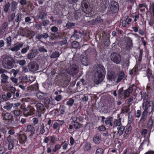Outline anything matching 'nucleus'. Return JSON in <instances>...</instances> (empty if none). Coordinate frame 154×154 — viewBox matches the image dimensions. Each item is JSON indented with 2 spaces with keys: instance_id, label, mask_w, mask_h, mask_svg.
Listing matches in <instances>:
<instances>
[{
  "instance_id": "c756f323",
  "label": "nucleus",
  "mask_w": 154,
  "mask_h": 154,
  "mask_svg": "<svg viewBox=\"0 0 154 154\" xmlns=\"http://www.w3.org/2000/svg\"><path fill=\"white\" fill-rule=\"evenodd\" d=\"M8 61L7 62L8 65L9 66H11L14 61V59L11 57H8L7 58Z\"/></svg>"
},
{
  "instance_id": "680f3d73",
  "label": "nucleus",
  "mask_w": 154,
  "mask_h": 154,
  "mask_svg": "<svg viewBox=\"0 0 154 154\" xmlns=\"http://www.w3.org/2000/svg\"><path fill=\"white\" fill-rule=\"evenodd\" d=\"M33 123V125H35L37 124L38 122V118H34L32 119Z\"/></svg>"
},
{
  "instance_id": "c03bdc74",
  "label": "nucleus",
  "mask_w": 154,
  "mask_h": 154,
  "mask_svg": "<svg viewBox=\"0 0 154 154\" xmlns=\"http://www.w3.org/2000/svg\"><path fill=\"white\" fill-rule=\"evenodd\" d=\"M38 50L40 52H47V50L45 49L44 46H38Z\"/></svg>"
},
{
  "instance_id": "a211bd4d",
  "label": "nucleus",
  "mask_w": 154,
  "mask_h": 154,
  "mask_svg": "<svg viewBox=\"0 0 154 154\" xmlns=\"http://www.w3.org/2000/svg\"><path fill=\"white\" fill-rule=\"evenodd\" d=\"M37 51L35 50H32L27 55V58L28 59H31L34 57L36 54Z\"/></svg>"
},
{
  "instance_id": "72a5a7b5",
  "label": "nucleus",
  "mask_w": 154,
  "mask_h": 154,
  "mask_svg": "<svg viewBox=\"0 0 154 154\" xmlns=\"http://www.w3.org/2000/svg\"><path fill=\"white\" fill-rule=\"evenodd\" d=\"M103 2V4L104 5L103 10H105L108 7L109 4V0H102Z\"/></svg>"
},
{
  "instance_id": "cd10ccee",
  "label": "nucleus",
  "mask_w": 154,
  "mask_h": 154,
  "mask_svg": "<svg viewBox=\"0 0 154 154\" xmlns=\"http://www.w3.org/2000/svg\"><path fill=\"white\" fill-rule=\"evenodd\" d=\"M72 47L74 48H80L81 46L80 45L79 43L77 41H73L72 43Z\"/></svg>"
},
{
  "instance_id": "37998d69",
  "label": "nucleus",
  "mask_w": 154,
  "mask_h": 154,
  "mask_svg": "<svg viewBox=\"0 0 154 154\" xmlns=\"http://www.w3.org/2000/svg\"><path fill=\"white\" fill-rule=\"evenodd\" d=\"M81 37L79 32L77 34L74 33L71 36V38H74L75 39L79 38Z\"/></svg>"
},
{
  "instance_id": "20e7f679",
  "label": "nucleus",
  "mask_w": 154,
  "mask_h": 154,
  "mask_svg": "<svg viewBox=\"0 0 154 154\" xmlns=\"http://www.w3.org/2000/svg\"><path fill=\"white\" fill-rule=\"evenodd\" d=\"M22 109L23 110L24 115L26 116L32 115L35 114V109L31 106H28L26 107L22 106Z\"/></svg>"
},
{
  "instance_id": "f3484780",
  "label": "nucleus",
  "mask_w": 154,
  "mask_h": 154,
  "mask_svg": "<svg viewBox=\"0 0 154 154\" xmlns=\"http://www.w3.org/2000/svg\"><path fill=\"white\" fill-rule=\"evenodd\" d=\"M23 43H17V45L14 47L12 48H9V49L13 51H17L19 50L20 48H21L23 46Z\"/></svg>"
},
{
  "instance_id": "49530a36",
  "label": "nucleus",
  "mask_w": 154,
  "mask_h": 154,
  "mask_svg": "<svg viewBox=\"0 0 154 154\" xmlns=\"http://www.w3.org/2000/svg\"><path fill=\"white\" fill-rule=\"evenodd\" d=\"M75 25V23H73L68 22L66 25V28H70L71 27L74 26Z\"/></svg>"
},
{
  "instance_id": "2f4dec72",
  "label": "nucleus",
  "mask_w": 154,
  "mask_h": 154,
  "mask_svg": "<svg viewBox=\"0 0 154 154\" xmlns=\"http://www.w3.org/2000/svg\"><path fill=\"white\" fill-rule=\"evenodd\" d=\"M121 125H122L121 123L120 119L115 121L112 125L113 128L117 126H119Z\"/></svg>"
},
{
  "instance_id": "473e14b6",
  "label": "nucleus",
  "mask_w": 154,
  "mask_h": 154,
  "mask_svg": "<svg viewBox=\"0 0 154 154\" xmlns=\"http://www.w3.org/2000/svg\"><path fill=\"white\" fill-rule=\"evenodd\" d=\"M11 4V10L14 11L17 8V4L15 1H13Z\"/></svg>"
},
{
  "instance_id": "603ef678",
  "label": "nucleus",
  "mask_w": 154,
  "mask_h": 154,
  "mask_svg": "<svg viewBox=\"0 0 154 154\" xmlns=\"http://www.w3.org/2000/svg\"><path fill=\"white\" fill-rule=\"evenodd\" d=\"M50 23V21L48 20H45L42 21V23L43 26H46Z\"/></svg>"
},
{
  "instance_id": "4c0bfd02",
  "label": "nucleus",
  "mask_w": 154,
  "mask_h": 154,
  "mask_svg": "<svg viewBox=\"0 0 154 154\" xmlns=\"http://www.w3.org/2000/svg\"><path fill=\"white\" fill-rule=\"evenodd\" d=\"M11 123L15 125H17L18 124V119L16 117L14 116V118L13 117V118L11 120Z\"/></svg>"
},
{
  "instance_id": "a18cd8bd",
  "label": "nucleus",
  "mask_w": 154,
  "mask_h": 154,
  "mask_svg": "<svg viewBox=\"0 0 154 154\" xmlns=\"http://www.w3.org/2000/svg\"><path fill=\"white\" fill-rule=\"evenodd\" d=\"M138 68H133L132 70H130L129 73L130 75H134L137 72L138 70Z\"/></svg>"
},
{
  "instance_id": "ea45409f",
  "label": "nucleus",
  "mask_w": 154,
  "mask_h": 154,
  "mask_svg": "<svg viewBox=\"0 0 154 154\" xmlns=\"http://www.w3.org/2000/svg\"><path fill=\"white\" fill-rule=\"evenodd\" d=\"M6 43L8 44L7 46H10L11 44V38L9 36L6 38Z\"/></svg>"
},
{
  "instance_id": "4d7b16f0",
  "label": "nucleus",
  "mask_w": 154,
  "mask_h": 154,
  "mask_svg": "<svg viewBox=\"0 0 154 154\" xmlns=\"http://www.w3.org/2000/svg\"><path fill=\"white\" fill-rule=\"evenodd\" d=\"M74 101V100L73 99H71L70 100L66 102V104L67 105L71 106L72 105Z\"/></svg>"
},
{
  "instance_id": "7ed1b4c3",
  "label": "nucleus",
  "mask_w": 154,
  "mask_h": 154,
  "mask_svg": "<svg viewBox=\"0 0 154 154\" xmlns=\"http://www.w3.org/2000/svg\"><path fill=\"white\" fill-rule=\"evenodd\" d=\"M119 9V4L114 1L110 2L109 12L111 14H114L117 13Z\"/></svg>"
},
{
  "instance_id": "ddd939ff",
  "label": "nucleus",
  "mask_w": 154,
  "mask_h": 154,
  "mask_svg": "<svg viewBox=\"0 0 154 154\" xmlns=\"http://www.w3.org/2000/svg\"><path fill=\"white\" fill-rule=\"evenodd\" d=\"M17 136L19 137L20 142L21 143H24L26 141L27 136L25 134H18Z\"/></svg>"
},
{
  "instance_id": "4468645a",
  "label": "nucleus",
  "mask_w": 154,
  "mask_h": 154,
  "mask_svg": "<svg viewBox=\"0 0 154 154\" xmlns=\"http://www.w3.org/2000/svg\"><path fill=\"white\" fill-rule=\"evenodd\" d=\"M3 120L7 121L11 120L13 118V116L9 112L3 113L2 114Z\"/></svg>"
},
{
  "instance_id": "79ce46f5",
  "label": "nucleus",
  "mask_w": 154,
  "mask_h": 154,
  "mask_svg": "<svg viewBox=\"0 0 154 154\" xmlns=\"http://www.w3.org/2000/svg\"><path fill=\"white\" fill-rule=\"evenodd\" d=\"M10 5L11 4L9 2L6 4L4 9V11L5 12H8Z\"/></svg>"
},
{
  "instance_id": "e2e57ef3",
  "label": "nucleus",
  "mask_w": 154,
  "mask_h": 154,
  "mask_svg": "<svg viewBox=\"0 0 154 154\" xmlns=\"http://www.w3.org/2000/svg\"><path fill=\"white\" fill-rule=\"evenodd\" d=\"M35 38L36 39H38L40 41L42 42H43L41 40L42 38L41 34H37L35 36Z\"/></svg>"
},
{
  "instance_id": "dca6fc26",
  "label": "nucleus",
  "mask_w": 154,
  "mask_h": 154,
  "mask_svg": "<svg viewBox=\"0 0 154 154\" xmlns=\"http://www.w3.org/2000/svg\"><path fill=\"white\" fill-rule=\"evenodd\" d=\"M93 142L96 144H99L101 142L100 136L99 134H96L93 138Z\"/></svg>"
},
{
  "instance_id": "f8f14e48",
  "label": "nucleus",
  "mask_w": 154,
  "mask_h": 154,
  "mask_svg": "<svg viewBox=\"0 0 154 154\" xmlns=\"http://www.w3.org/2000/svg\"><path fill=\"white\" fill-rule=\"evenodd\" d=\"M26 131L29 132L30 134L29 135V137H32L33 135L35 134V128L32 125H28L27 127Z\"/></svg>"
},
{
  "instance_id": "f03ea898",
  "label": "nucleus",
  "mask_w": 154,
  "mask_h": 154,
  "mask_svg": "<svg viewBox=\"0 0 154 154\" xmlns=\"http://www.w3.org/2000/svg\"><path fill=\"white\" fill-rule=\"evenodd\" d=\"M142 106L144 107V111L150 113L153 110L154 105L152 101L146 100L143 102Z\"/></svg>"
},
{
  "instance_id": "7c9ffc66",
  "label": "nucleus",
  "mask_w": 154,
  "mask_h": 154,
  "mask_svg": "<svg viewBox=\"0 0 154 154\" xmlns=\"http://www.w3.org/2000/svg\"><path fill=\"white\" fill-rule=\"evenodd\" d=\"M132 127L131 125H129L127 126V127L125 131V133L126 134H130L131 131Z\"/></svg>"
},
{
  "instance_id": "aec40b11",
  "label": "nucleus",
  "mask_w": 154,
  "mask_h": 154,
  "mask_svg": "<svg viewBox=\"0 0 154 154\" xmlns=\"http://www.w3.org/2000/svg\"><path fill=\"white\" fill-rule=\"evenodd\" d=\"M113 117H108L106 118V119L105 121V124L107 125H109V126H112L113 124L112 122V121L113 120Z\"/></svg>"
},
{
  "instance_id": "338daca9",
  "label": "nucleus",
  "mask_w": 154,
  "mask_h": 154,
  "mask_svg": "<svg viewBox=\"0 0 154 154\" xmlns=\"http://www.w3.org/2000/svg\"><path fill=\"white\" fill-rule=\"evenodd\" d=\"M49 139L51 140V142L52 143H54L55 140V137L54 136H49Z\"/></svg>"
},
{
  "instance_id": "0e129e2a",
  "label": "nucleus",
  "mask_w": 154,
  "mask_h": 154,
  "mask_svg": "<svg viewBox=\"0 0 154 154\" xmlns=\"http://www.w3.org/2000/svg\"><path fill=\"white\" fill-rule=\"evenodd\" d=\"M103 151V150L101 148L98 149L96 150V154H102Z\"/></svg>"
},
{
  "instance_id": "f257e3e1",
  "label": "nucleus",
  "mask_w": 154,
  "mask_h": 154,
  "mask_svg": "<svg viewBox=\"0 0 154 154\" xmlns=\"http://www.w3.org/2000/svg\"><path fill=\"white\" fill-rule=\"evenodd\" d=\"M106 72L104 68H97L95 72L94 82L97 85L100 83L103 80Z\"/></svg>"
},
{
  "instance_id": "774afa93",
  "label": "nucleus",
  "mask_w": 154,
  "mask_h": 154,
  "mask_svg": "<svg viewBox=\"0 0 154 154\" xmlns=\"http://www.w3.org/2000/svg\"><path fill=\"white\" fill-rule=\"evenodd\" d=\"M5 152V149L3 146L0 147V154H3Z\"/></svg>"
},
{
  "instance_id": "de8ad7c7",
  "label": "nucleus",
  "mask_w": 154,
  "mask_h": 154,
  "mask_svg": "<svg viewBox=\"0 0 154 154\" xmlns=\"http://www.w3.org/2000/svg\"><path fill=\"white\" fill-rule=\"evenodd\" d=\"M73 124L74 127L76 129H78L80 128V125L79 123L77 122H74Z\"/></svg>"
},
{
  "instance_id": "8fccbe9b",
  "label": "nucleus",
  "mask_w": 154,
  "mask_h": 154,
  "mask_svg": "<svg viewBox=\"0 0 154 154\" xmlns=\"http://www.w3.org/2000/svg\"><path fill=\"white\" fill-rule=\"evenodd\" d=\"M15 16V14L14 13H12L10 16V17L9 18L8 21L9 22L12 21L14 19Z\"/></svg>"
},
{
  "instance_id": "393cba45",
  "label": "nucleus",
  "mask_w": 154,
  "mask_h": 154,
  "mask_svg": "<svg viewBox=\"0 0 154 154\" xmlns=\"http://www.w3.org/2000/svg\"><path fill=\"white\" fill-rule=\"evenodd\" d=\"M60 53L58 51H55L53 52L50 56L51 58L55 59L58 57L60 55Z\"/></svg>"
},
{
  "instance_id": "864d4df0",
  "label": "nucleus",
  "mask_w": 154,
  "mask_h": 154,
  "mask_svg": "<svg viewBox=\"0 0 154 154\" xmlns=\"http://www.w3.org/2000/svg\"><path fill=\"white\" fill-rule=\"evenodd\" d=\"M29 46H27L26 48H23L21 51V53L23 54L26 53L27 51L29 49Z\"/></svg>"
},
{
  "instance_id": "4be33fe9",
  "label": "nucleus",
  "mask_w": 154,
  "mask_h": 154,
  "mask_svg": "<svg viewBox=\"0 0 154 154\" xmlns=\"http://www.w3.org/2000/svg\"><path fill=\"white\" fill-rule=\"evenodd\" d=\"M53 105V103H50V100L48 98H45L44 99V104L45 107L47 109H48L49 107V104Z\"/></svg>"
},
{
  "instance_id": "c9c22d12",
  "label": "nucleus",
  "mask_w": 154,
  "mask_h": 154,
  "mask_svg": "<svg viewBox=\"0 0 154 154\" xmlns=\"http://www.w3.org/2000/svg\"><path fill=\"white\" fill-rule=\"evenodd\" d=\"M130 57H128L125 59L124 63V66H125L128 67L129 66V65L130 63Z\"/></svg>"
},
{
  "instance_id": "1a4fd4ad",
  "label": "nucleus",
  "mask_w": 154,
  "mask_h": 154,
  "mask_svg": "<svg viewBox=\"0 0 154 154\" xmlns=\"http://www.w3.org/2000/svg\"><path fill=\"white\" fill-rule=\"evenodd\" d=\"M45 126L43 123L40 122L38 126L35 127L36 131L38 132L39 130V134L41 135L43 134L45 131L44 128Z\"/></svg>"
},
{
  "instance_id": "69168bd1",
  "label": "nucleus",
  "mask_w": 154,
  "mask_h": 154,
  "mask_svg": "<svg viewBox=\"0 0 154 154\" xmlns=\"http://www.w3.org/2000/svg\"><path fill=\"white\" fill-rule=\"evenodd\" d=\"M85 148L87 150L90 149L91 146L90 144L88 143H87L85 145Z\"/></svg>"
},
{
  "instance_id": "c85d7f7f",
  "label": "nucleus",
  "mask_w": 154,
  "mask_h": 154,
  "mask_svg": "<svg viewBox=\"0 0 154 154\" xmlns=\"http://www.w3.org/2000/svg\"><path fill=\"white\" fill-rule=\"evenodd\" d=\"M6 105L4 106V108L7 110H10L13 106V103H11L8 102H6Z\"/></svg>"
},
{
  "instance_id": "58836bf2",
  "label": "nucleus",
  "mask_w": 154,
  "mask_h": 154,
  "mask_svg": "<svg viewBox=\"0 0 154 154\" xmlns=\"http://www.w3.org/2000/svg\"><path fill=\"white\" fill-rule=\"evenodd\" d=\"M7 140L9 142V143H14V141L16 140L10 136L7 138Z\"/></svg>"
},
{
  "instance_id": "6e6d98bb",
  "label": "nucleus",
  "mask_w": 154,
  "mask_h": 154,
  "mask_svg": "<svg viewBox=\"0 0 154 154\" xmlns=\"http://www.w3.org/2000/svg\"><path fill=\"white\" fill-rule=\"evenodd\" d=\"M141 98L143 99V102L144 101H146L145 100H147V98L148 97V96L147 95L146 93V92H145L144 93V94H143V95L141 97Z\"/></svg>"
},
{
  "instance_id": "f704fd0d",
  "label": "nucleus",
  "mask_w": 154,
  "mask_h": 154,
  "mask_svg": "<svg viewBox=\"0 0 154 154\" xmlns=\"http://www.w3.org/2000/svg\"><path fill=\"white\" fill-rule=\"evenodd\" d=\"M62 39H63V40L60 42V45L62 46L64 45L68 44V43L67 42L68 38L67 37H65L63 38L62 37Z\"/></svg>"
},
{
  "instance_id": "39448f33",
  "label": "nucleus",
  "mask_w": 154,
  "mask_h": 154,
  "mask_svg": "<svg viewBox=\"0 0 154 154\" xmlns=\"http://www.w3.org/2000/svg\"><path fill=\"white\" fill-rule=\"evenodd\" d=\"M36 116L39 117L41 116V113H44L45 110L44 105L42 103H38L36 104Z\"/></svg>"
},
{
  "instance_id": "0eeeda50",
  "label": "nucleus",
  "mask_w": 154,
  "mask_h": 154,
  "mask_svg": "<svg viewBox=\"0 0 154 154\" xmlns=\"http://www.w3.org/2000/svg\"><path fill=\"white\" fill-rule=\"evenodd\" d=\"M110 58L112 61L117 64L119 63L121 60L120 55L116 52L112 53Z\"/></svg>"
},
{
  "instance_id": "bb28decb",
  "label": "nucleus",
  "mask_w": 154,
  "mask_h": 154,
  "mask_svg": "<svg viewBox=\"0 0 154 154\" xmlns=\"http://www.w3.org/2000/svg\"><path fill=\"white\" fill-rule=\"evenodd\" d=\"M77 68H67L66 69L67 72L69 74L72 75L75 71L77 70Z\"/></svg>"
},
{
  "instance_id": "09e8293b",
  "label": "nucleus",
  "mask_w": 154,
  "mask_h": 154,
  "mask_svg": "<svg viewBox=\"0 0 154 154\" xmlns=\"http://www.w3.org/2000/svg\"><path fill=\"white\" fill-rule=\"evenodd\" d=\"M96 23L97 24L100 23L103 21V20L101 18V17L98 16L97 18L95 19Z\"/></svg>"
},
{
  "instance_id": "5fc2aeb1",
  "label": "nucleus",
  "mask_w": 154,
  "mask_h": 154,
  "mask_svg": "<svg viewBox=\"0 0 154 154\" xmlns=\"http://www.w3.org/2000/svg\"><path fill=\"white\" fill-rule=\"evenodd\" d=\"M8 27V23L6 22H4L2 24V30H3V32L5 31V29Z\"/></svg>"
},
{
  "instance_id": "9b49d317",
  "label": "nucleus",
  "mask_w": 154,
  "mask_h": 154,
  "mask_svg": "<svg viewBox=\"0 0 154 154\" xmlns=\"http://www.w3.org/2000/svg\"><path fill=\"white\" fill-rule=\"evenodd\" d=\"M147 117L148 112L143 111L142 113L141 118L139 123V124H143L146 121Z\"/></svg>"
},
{
  "instance_id": "5701e85b",
  "label": "nucleus",
  "mask_w": 154,
  "mask_h": 154,
  "mask_svg": "<svg viewBox=\"0 0 154 154\" xmlns=\"http://www.w3.org/2000/svg\"><path fill=\"white\" fill-rule=\"evenodd\" d=\"M118 130L117 134H119V136L122 134L123 132L125 130V127L123 125L119 126L117 128Z\"/></svg>"
},
{
  "instance_id": "13d9d810",
  "label": "nucleus",
  "mask_w": 154,
  "mask_h": 154,
  "mask_svg": "<svg viewBox=\"0 0 154 154\" xmlns=\"http://www.w3.org/2000/svg\"><path fill=\"white\" fill-rule=\"evenodd\" d=\"M140 53H139V61H140L142 57V55L143 52V50L142 49H140Z\"/></svg>"
},
{
  "instance_id": "a19ab883",
  "label": "nucleus",
  "mask_w": 154,
  "mask_h": 154,
  "mask_svg": "<svg viewBox=\"0 0 154 154\" xmlns=\"http://www.w3.org/2000/svg\"><path fill=\"white\" fill-rule=\"evenodd\" d=\"M29 66L31 67H38V65L35 62L33 61L30 62L29 65Z\"/></svg>"
},
{
  "instance_id": "2eb2a0df",
  "label": "nucleus",
  "mask_w": 154,
  "mask_h": 154,
  "mask_svg": "<svg viewBox=\"0 0 154 154\" xmlns=\"http://www.w3.org/2000/svg\"><path fill=\"white\" fill-rule=\"evenodd\" d=\"M85 55L82 56L81 62L82 64L85 66H87L88 64V58L86 56V54Z\"/></svg>"
},
{
  "instance_id": "412c9836",
  "label": "nucleus",
  "mask_w": 154,
  "mask_h": 154,
  "mask_svg": "<svg viewBox=\"0 0 154 154\" xmlns=\"http://www.w3.org/2000/svg\"><path fill=\"white\" fill-rule=\"evenodd\" d=\"M2 78L1 82L3 84H6L8 82V77L4 73H2L1 75Z\"/></svg>"
},
{
  "instance_id": "a878e982",
  "label": "nucleus",
  "mask_w": 154,
  "mask_h": 154,
  "mask_svg": "<svg viewBox=\"0 0 154 154\" xmlns=\"http://www.w3.org/2000/svg\"><path fill=\"white\" fill-rule=\"evenodd\" d=\"M64 33V32H63V33H62L61 32H57L56 33L52 34V35L54 36L55 38H62V37H63Z\"/></svg>"
},
{
  "instance_id": "9d476101",
  "label": "nucleus",
  "mask_w": 154,
  "mask_h": 154,
  "mask_svg": "<svg viewBox=\"0 0 154 154\" xmlns=\"http://www.w3.org/2000/svg\"><path fill=\"white\" fill-rule=\"evenodd\" d=\"M47 13L46 11H39L38 14L36 16V18L38 19H41L44 20L47 18Z\"/></svg>"
},
{
  "instance_id": "052dcab7",
  "label": "nucleus",
  "mask_w": 154,
  "mask_h": 154,
  "mask_svg": "<svg viewBox=\"0 0 154 154\" xmlns=\"http://www.w3.org/2000/svg\"><path fill=\"white\" fill-rule=\"evenodd\" d=\"M19 71V70H15L14 69H12L11 72L12 73H13L14 77H16Z\"/></svg>"
},
{
  "instance_id": "3c124183",
  "label": "nucleus",
  "mask_w": 154,
  "mask_h": 154,
  "mask_svg": "<svg viewBox=\"0 0 154 154\" xmlns=\"http://www.w3.org/2000/svg\"><path fill=\"white\" fill-rule=\"evenodd\" d=\"M147 76L148 77V79L149 80H150V76L152 74V71L149 69V68H148L147 72Z\"/></svg>"
},
{
  "instance_id": "bf43d9fd",
  "label": "nucleus",
  "mask_w": 154,
  "mask_h": 154,
  "mask_svg": "<svg viewBox=\"0 0 154 154\" xmlns=\"http://www.w3.org/2000/svg\"><path fill=\"white\" fill-rule=\"evenodd\" d=\"M61 147V146L59 144H57L55 146L54 148L53 149V151L56 152Z\"/></svg>"
},
{
  "instance_id": "6ab92c4d",
  "label": "nucleus",
  "mask_w": 154,
  "mask_h": 154,
  "mask_svg": "<svg viewBox=\"0 0 154 154\" xmlns=\"http://www.w3.org/2000/svg\"><path fill=\"white\" fill-rule=\"evenodd\" d=\"M133 90L132 87H129L128 89L124 91V96L126 97H128L130 94L132 92Z\"/></svg>"
},
{
  "instance_id": "b1692460",
  "label": "nucleus",
  "mask_w": 154,
  "mask_h": 154,
  "mask_svg": "<svg viewBox=\"0 0 154 154\" xmlns=\"http://www.w3.org/2000/svg\"><path fill=\"white\" fill-rule=\"evenodd\" d=\"M125 76V74L123 72H120L118 76L116 82V83H118L123 79Z\"/></svg>"
},
{
  "instance_id": "e433bc0d",
  "label": "nucleus",
  "mask_w": 154,
  "mask_h": 154,
  "mask_svg": "<svg viewBox=\"0 0 154 154\" xmlns=\"http://www.w3.org/2000/svg\"><path fill=\"white\" fill-rule=\"evenodd\" d=\"M22 17V14L20 13H18L16 15V17L15 18V21L16 22L18 23L19 24L21 20V18Z\"/></svg>"
},
{
  "instance_id": "423d86ee",
  "label": "nucleus",
  "mask_w": 154,
  "mask_h": 154,
  "mask_svg": "<svg viewBox=\"0 0 154 154\" xmlns=\"http://www.w3.org/2000/svg\"><path fill=\"white\" fill-rule=\"evenodd\" d=\"M81 7L82 11L85 13H90L91 11V9L88 5V1L86 0L82 2Z\"/></svg>"
},
{
  "instance_id": "6e6552de",
  "label": "nucleus",
  "mask_w": 154,
  "mask_h": 154,
  "mask_svg": "<svg viewBox=\"0 0 154 154\" xmlns=\"http://www.w3.org/2000/svg\"><path fill=\"white\" fill-rule=\"evenodd\" d=\"M116 75L115 72L111 70H109L107 73V79L109 82H113L115 81L116 78Z\"/></svg>"
}]
</instances>
